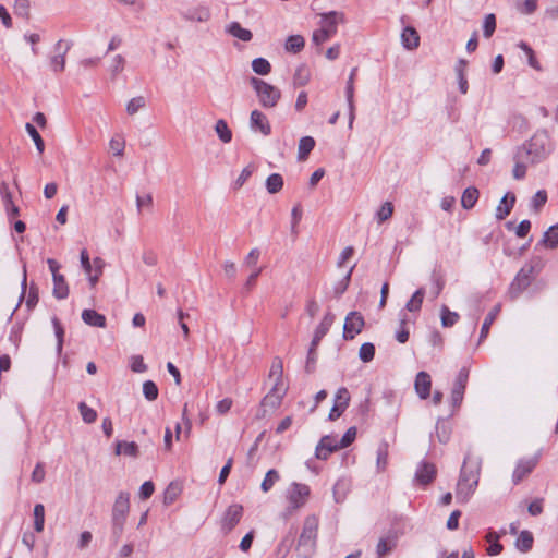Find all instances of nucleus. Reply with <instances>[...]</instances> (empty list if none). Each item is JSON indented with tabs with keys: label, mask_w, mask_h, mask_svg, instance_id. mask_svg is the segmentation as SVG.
Here are the masks:
<instances>
[{
	"label": "nucleus",
	"mask_w": 558,
	"mask_h": 558,
	"mask_svg": "<svg viewBox=\"0 0 558 558\" xmlns=\"http://www.w3.org/2000/svg\"><path fill=\"white\" fill-rule=\"evenodd\" d=\"M287 392L286 386H279L278 384H274L271 390L264 397L262 400V407L269 408L270 410H276L282 401Z\"/></svg>",
	"instance_id": "ddd939ff"
},
{
	"label": "nucleus",
	"mask_w": 558,
	"mask_h": 558,
	"mask_svg": "<svg viewBox=\"0 0 558 558\" xmlns=\"http://www.w3.org/2000/svg\"><path fill=\"white\" fill-rule=\"evenodd\" d=\"M318 519L315 515L306 517L299 538V546L307 547L310 550H313L316 543Z\"/></svg>",
	"instance_id": "0eeeda50"
},
{
	"label": "nucleus",
	"mask_w": 558,
	"mask_h": 558,
	"mask_svg": "<svg viewBox=\"0 0 558 558\" xmlns=\"http://www.w3.org/2000/svg\"><path fill=\"white\" fill-rule=\"evenodd\" d=\"M425 295V290L423 288L417 289L412 298L405 304V308L409 312H417L422 307L423 299Z\"/></svg>",
	"instance_id": "72a5a7b5"
},
{
	"label": "nucleus",
	"mask_w": 558,
	"mask_h": 558,
	"mask_svg": "<svg viewBox=\"0 0 558 558\" xmlns=\"http://www.w3.org/2000/svg\"><path fill=\"white\" fill-rule=\"evenodd\" d=\"M305 45V40L301 35H291L287 38L284 44V49L288 52L298 53L300 52Z\"/></svg>",
	"instance_id": "2f4dec72"
},
{
	"label": "nucleus",
	"mask_w": 558,
	"mask_h": 558,
	"mask_svg": "<svg viewBox=\"0 0 558 558\" xmlns=\"http://www.w3.org/2000/svg\"><path fill=\"white\" fill-rule=\"evenodd\" d=\"M398 543V536L395 532L388 533L386 536L381 537L376 546V556L377 558H384L386 555L391 553Z\"/></svg>",
	"instance_id": "2eb2a0df"
},
{
	"label": "nucleus",
	"mask_w": 558,
	"mask_h": 558,
	"mask_svg": "<svg viewBox=\"0 0 558 558\" xmlns=\"http://www.w3.org/2000/svg\"><path fill=\"white\" fill-rule=\"evenodd\" d=\"M495 29H496V17L493 13H489L484 19L483 34L486 38H489L493 36Z\"/></svg>",
	"instance_id": "5fc2aeb1"
},
{
	"label": "nucleus",
	"mask_w": 558,
	"mask_h": 558,
	"mask_svg": "<svg viewBox=\"0 0 558 558\" xmlns=\"http://www.w3.org/2000/svg\"><path fill=\"white\" fill-rule=\"evenodd\" d=\"M146 106V99L143 96L132 98L126 105V112L130 116L135 114Z\"/></svg>",
	"instance_id": "8fccbe9b"
},
{
	"label": "nucleus",
	"mask_w": 558,
	"mask_h": 558,
	"mask_svg": "<svg viewBox=\"0 0 558 558\" xmlns=\"http://www.w3.org/2000/svg\"><path fill=\"white\" fill-rule=\"evenodd\" d=\"M131 369L135 373H144L147 369L146 364L144 363L143 356L133 355L131 357Z\"/></svg>",
	"instance_id": "338daca9"
},
{
	"label": "nucleus",
	"mask_w": 558,
	"mask_h": 558,
	"mask_svg": "<svg viewBox=\"0 0 558 558\" xmlns=\"http://www.w3.org/2000/svg\"><path fill=\"white\" fill-rule=\"evenodd\" d=\"M138 453V447L134 441H117L116 454H125L130 457H136Z\"/></svg>",
	"instance_id": "7c9ffc66"
},
{
	"label": "nucleus",
	"mask_w": 558,
	"mask_h": 558,
	"mask_svg": "<svg viewBox=\"0 0 558 558\" xmlns=\"http://www.w3.org/2000/svg\"><path fill=\"white\" fill-rule=\"evenodd\" d=\"M356 437V427H350L345 434L342 436V438L340 439L339 441V446L340 448H347L349 447L355 439Z\"/></svg>",
	"instance_id": "69168bd1"
},
{
	"label": "nucleus",
	"mask_w": 558,
	"mask_h": 558,
	"mask_svg": "<svg viewBox=\"0 0 558 558\" xmlns=\"http://www.w3.org/2000/svg\"><path fill=\"white\" fill-rule=\"evenodd\" d=\"M393 214V206H392V203L390 202H386L383 204V206L380 207V209L377 211V219H378V222L381 223L384 221H386L387 219H389Z\"/></svg>",
	"instance_id": "680f3d73"
},
{
	"label": "nucleus",
	"mask_w": 558,
	"mask_h": 558,
	"mask_svg": "<svg viewBox=\"0 0 558 558\" xmlns=\"http://www.w3.org/2000/svg\"><path fill=\"white\" fill-rule=\"evenodd\" d=\"M80 413L85 423L90 424L94 423L97 418V412L89 408L85 402H81L78 404Z\"/></svg>",
	"instance_id": "3c124183"
},
{
	"label": "nucleus",
	"mask_w": 558,
	"mask_h": 558,
	"mask_svg": "<svg viewBox=\"0 0 558 558\" xmlns=\"http://www.w3.org/2000/svg\"><path fill=\"white\" fill-rule=\"evenodd\" d=\"M1 198L9 217H15L20 214L19 207L13 203L12 194L7 183L0 184Z\"/></svg>",
	"instance_id": "6ab92c4d"
},
{
	"label": "nucleus",
	"mask_w": 558,
	"mask_h": 558,
	"mask_svg": "<svg viewBox=\"0 0 558 558\" xmlns=\"http://www.w3.org/2000/svg\"><path fill=\"white\" fill-rule=\"evenodd\" d=\"M45 525V507L43 504H36L34 507V529L37 533L44 531Z\"/></svg>",
	"instance_id": "58836bf2"
},
{
	"label": "nucleus",
	"mask_w": 558,
	"mask_h": 558,
	"mask_svg": "<svg viewBox=\"0 0 558 558\" xmlns=\"http://www.w3.org/2000/svg\"><path fill=\"white\" fill-rule=\"evenodd\" d=\"M130 509V495L129 493L121 492L114 501L112 508V522L113 531L120 535L123 530V525Z\"/></svg>",
	"instance_id": "20e7f679"
},
{
	"label": "nucleus",
	"mask_w": 558,
	"mask_h": 558,
	"mask_svg": "<svg viewBox=\"0 0 558 558\" xmlns=\"http://www.w3.org/2000/svg\"><path fill=\"white\" fill-rule=\"evenodd\" d=\"M243 515V507L239 504L229 506L221 519V529L225 533L231 532Z\"/></svg>",
	"instance_id": "9b49d317"
},
{
	"label": "nucleus",
	"mask_w": 558,
	"mask_h": 558,
	"mask_svg": "<svg viewBox=\"0 0 558 558\" xmlns=\"http://www.w3.org/2000/svg\"><path fill=\"white\" fill-rule=\"evenodd\" d=\"M546 155L543 144H538L536 136L532 137L531 141L519 147L514 155V168L512 171L513 178L521 180L526 174L527 163H535Z\"/></svg>",
	"instance_id": "f257e3e1"
},
{
	"label": "nucleus",
	"mask_w": 558,
	"mask_h": 558,
	"mask_svg": "<svg viewBox=\"0 0 558 558\" xmlns=\"http://www.w3.org/2000/svg\"><path fill=\"white\" fill-rule=\"evenodd\" d=\"M478 483V468L468 469L466 459L464 460V464L461 469L460 477L457 484L456 496L457 499L461 502L469 501L470 497L473 495Z\"/></svg>",
	"instance_id": "f03ea898"
},
{
	"label": "nucleus",
	"mask_w": 558,
	"mask_h": 558,
	"mask_svg": "<svg viewBox=\"0 0 558 558\" xmlns=\"http://www.w3.org/2000/svg\"><path fill=\"white\" fill-rule=\"evenodd\" d=\"M478 199V190L476 187H468L464 190L461 197V205L464 209H471L474 207Z\"/></svg>",
	"instance_id": "c756f323"
},
{
	"label": "nucleus",
	"mask_w": 558,
	"mask_h": 558,
	"mask_svg": "<svg viewBox=\"0 0 558 558\" xmlns=\"http://www.w3.org/2000/svg\"><path fill=\"white\" fill-rule=\"evenodd\" d=\"M226 32L242 41H250L253 37L252 32L242 27L239 22H231Z\"/></svg>",
	"instance_id": "5701e85b"
},
{
	"label": "nucleus",
	"mask_w": 558,
	"mask_h": 558,
	"mask_svg": "<svg viewBox=\"0 0 558 558\" xmlns=\"http://www.w3.org/2000/svg\"><path fill=\"white\" fill-rule=\"evenodd\" d=\"M52 280H53V290H52L53 295L59 300H63V299L68 298L69 287H68L64 276L63 275L54 276L52 278Z\"/></svg>",
	"instance_id": "393cba45"
},
{
	"label": "nucleus",
	"mask_w": 558,
	"mask_h": 558,
	"mask_svg": "<svg viewBox=\"0 0 558 558\" xmlns=\"http://www.w3.org/2000/svg\"><path fill=\"white\" fill-rule=\"evenodd\" d=\"M250 83L256 92L259 104L264 108H274L277 106L281 98V92L277 87L257 77H252Z\"/></svg>",
	"instance_id": "7ed1b4c3"
},
{
	"label": "nucleus",
	"mask_w": 558,
	"mask_h": 558,
	"mask_svg": "<svg viewBox=\"0 0 558 558\" xmlns=\"http://www.w3.org/2000/svg\"><path fill=\"white\" fill-rule=\"evenodd\" d=\"M415 391L421 399H427L430 395L432 380L426 372H420L415 378Z\"/></svg>",
	"instance_id": "f3484780"
},
{
	"label": "nucleus",
	"mask_w": 558,
	"mask_h": 558,
	"mask_svg": "<svg viewBox=\"0 0 558 558\" xmlns=\"http://www.w3.org/2000/svg\"><path fill=\"white\" fill-rule=\"evenodd\" d=\"M283 186V178L279 173H272L266 179V189L268 193L276 194Z\"/></svg>",
	"instance_id": "c9c22d12"
},
{
	"label": "nucleus",
	"mask_w": 558,
	"mask_h": 558,
	"mask_svg": "<svg viewBox=\"0 0 558 558\" xmlns=\"http://www.w3.org/2000/svg\"><path fill=\"white\" fill-rule=\"evenodd\" d=\"M315 147V140L312 136H304L299 142L298 159L304 161Z\"/></svg>",
	"instance_id": "b1692460"
},
{
	"label": "nucleus",
	"mask_w": 558,
	"mask_h": 558,
	"mask_svg": "<svg viewBox=\"0 0 558 558\" xmlns=\"http://www.w3.org/2000/svg\"><path fill=\"white\" fill-rule=\"evenodd\" d=\"M375 355V347L371 342H365L360 347L359 357L364 363L371 362Z\"/></svg>",
	"instance_id": "09e8293b"
},
{
	"label": "nucleus",
	"mask_w": 558,
	"mask_h": 558,
	"mask_svg": "<svg viewBox=\"0 0 558 558\" xmlns=\"http://www.w3.org/2000/svg\"><path fill=\"white\" fill-rule=\"evenodd\" d=\"M183 16L189 21L206 22L210 17V12L205 7H198L185 11Z\"/></svg>",
	"instance_id": "a878e982"
},
{
	"label": "nucleus",
	"mask_w": 558,
	"mask_h": 558,
	"mask_svg": "<svg viewBox=\"0 0 558 558\" xmlns=\"http://www.w3.org/2000/svg\"><path fill=\"white\" fill-rule=\"evenodd\" d=\"M250 126L255 132H260L264 136L271 133V126L267 117L259 110H253L250 116Z\"/></svg>",
	"instance_id": "4468645a"
},
{
	"label": "nucleus",
	"mask_w": 558,
	"mask_h": 558,
	"mask_svg": "<svg viewBox=\"0 0 558 558\" xmlns=\"http://www.w3.org/2000/svg\"><path fill=\"white\" fill-rule=\"evenodd\" d=\"M533 543L534 538L532 533L530 531L524 530L519 534L515 541V547L518 550L522 553H527L529 550L532 549Z\"/></svg>",
	"instance_id": "bb28decb"
},
{
	"label": "nucleus",
	"mask_w": 558,
	"mask_h": 558,
	"mask_svg": "<svg viewBox=\"0 0 558 558\" xmlns=\"http://www.w3.org/2000/svg\"><path fill=\"white\" fill-rule=\"evenodd\" d=\"M13 12L16 16L24 20L31 17V2L29 0H15L13 4Z\"/></svg>",
	"instance_id": "f704fd0d"
},
{
	"label": "nucleus",
	"mask_w": 558,
	"mask_h": 558,
	"mask_svg": "<svg viewBox=\"0 0 558 558\" xmlns=\"http://www.w3.org/2000/svg\"><path fill=\"white\" fill-rule=\"evenodd\" d=\"M260 256V252L258 248H252L250 251V253L247 254V256L245 257L244 259V264L245 266L250 267V268H257L256 267V264L258 262V258Z\"/></svg>",
	"instance_id": "774afa93"
},
{
	"label": "nucleus",
	"mask_w": 558,
	"mask_h": 558,
	"mask_svg": "<svg viewBox=\"0 0 558 558\" xmlns=\"http://www.w3.org/2000/svg\"><path fill=\"white\" fill-rule=\"evenodd\" d=\"M252 69L258 75H267L271 71V65L265 58H256L252 61Z\"/></svg>",
	"instance_id": "c03bdc74"
},
{
	"label": "nucleus",
	"mask_w": 558,
	"mask_h": 558,
	"mask_svg": "<svg viewBox=\"0 0 558 558\" xmlns=\"http://www.w3.org/2000/svg\"><path fill=\"white\" fill-rule=\"evenodd\" d=\"M279 473L275 469L269 470L266 473L264 481L262 482V490L264 493L269 492L272 488V486L279 481Z\"/></svg>",
	"instance_id": "49530a36"
},
{
	"label": "nucleus",
	"mask_w": 558,
	"mask_h": 558,
	"mask_svg": "<svg viewBox=\"0 0 558 558\" xmlns=\"http://www.w3.org/2000/svg\"><path fill=\"white\" fill-rule=\"evenodd\" d=\"M215 131L223 143H229L232 140V132L225 120L220 119L216 122Z\"/></svg>",
	"instance_id": "79ce46f5"
},
{
	"label": "nucleus",
	"mask_w": 558,
	"mask_h": 558,
	"mask_svg": "<svg viewBox=\"0 0 558 558\" xmlns=\"http://www.w3.org/2000/svg\"><path fill=\"white\" fill-rule=\"evenodd\" d=\"M186 404L182 412V425L177 424V441L180 439V435L183 434L184 438H189L192 429V422L186 418Z\"/></svg>",
	"instance_id": "37998d69"
},
{
	"label": "nucleus",
	"mask_w": 558,
	"mask_h": 558,
	"mask_svg": "<svg viewBox=\"0 0 558 558\" xmlns=\"http://www.w3.org/2000/svg\"><path fill=\"white\" fill-rule=\"evenodd\" d=\"M365 326V319L360 312L352 311L350 312L343 325V338L345 340L354 339L359 333L362 332Z\"/></svg>",
	"instance_id": "6e6552de"
},
{
	"label": "nucleus",
	"mask_w": 558,
	"mask_h": 558,
	"mask_svg": "<svg viewBox=\"0 0 558 558\" xmlns=\"http://www.w3.org/2000/svg\"><path fill=\"white\" fill-rule=\"evenodd\" d=\"M514 203L515 195L511 192L506 193L496 208V218L504 220L510 214Z\"/></svg>",
	"instance_id": "aec40b11"
},
{
	"label": "nucleus",
	"mask_w": 558,
	"mask_h": 558,
	"mask_svg": "<svg viewBox=\"0 0 558 558\" xmlns=\"http://www.w3.org/2000/svg\"><path fill=\"white\" fill-rule=\"evenodd\" d=\"M344 14L338 11H330L320 14L319 28L330 35H336L338 25L344 23Z\"/></svg>",
	"instance_id": "9d476101"
},
{
	"label": "nucleus",
	"mask_w": 558,
	"mask_h": 558,
	"mask_svg": "<svg viewBox=\"0 0 558 558\" xmlns=\"http://www.w3.org/2000/svg\"><path fill=\"white\" fill-rule=\"evenodd\" d=\"M82 319L85 324L94 327L105 328L106 317L99 314L95 310H84L82 313Z\"/></svg>",
	"instance_id": "4be33fe9"
},
{
	"label": "nucleus",
	"mask_w": 558,
	"mask_h": 558,
	"mask_svg": "<svg viewBox=\"0 0 558 558\" xmlns=\"http://www.w3.org/2000/svg\"><path fill=\"white\" fill-rule=\"evenodd\" d=\"M110 150L114 156L121 157L123 156V151L125 148V141L121 135H114L109 142Z\"/></svg>",
	"instance_id": "de8ad7c7"
},
{
	"label": "nucleus",
	"mask_w": 558,
	"mask_h": 558,
	"mask_svg": "<svg viewBox=\"0 0 558 558\" xmlns=\"http://www.w3.org/2000/svg\"><path fill=\"white\" fill-rule=\"evenodd\" d=\"M310 494L311 489L306 484L296 482L292 483L287 497L289 501L287 512L291 514L292 512L302 508L306 504Z\"/></svg>",
	"instance_id": "39448f33"
},
{
	"label": "nucleus",
	"mask_w": 558,
	"mask_h": 558,
	"mask_svg": "<svg viewBox=\"0 0 558 558\" xmlns=\"http://www.w3.org/2000/svg\"><path fill=\"white\" fill-rule=\"evenodd\" d=\"M435 476H436V468L434 464L428 463V462H422L415 473L416 481L423 485H427L430 482H433Z\"/></svg>",
	"instance_id": "a211bd4d"
},
{
	"label": "nucleus",
	"mask_w": 558,
	"mask_h": 558,
	"mask_svg": "<svg viewBox=\"0 0 558 558\" xmlns=\"http://www.w3.org/2000/svg\"><path fill=\"white\" fill-rule=\"evenodd\" d=\"M350 402V393L347 388L341 387L338 389L335 398V404H338L343 410H345Z\"/></svg>",
	"instance_id": "6e6d98bb"
},
{
	"label": "nucleus",
	"mask_w": 558,
	"mask_h": 558,
	"mask_svg": "<svg viewBox=\"0 0 558 558\" xmlns=\"http://www.w3.org/2000/svg\"><path fill=\"white\" fill-rule=\"evenodd\" d=\"M534 274L533 265H525L517 274L513 281L510 283L508 294L511 299H517L527 287L531 284Z\"/></svg>",
	"instance_id": "423d86ee"
},
{
	"label": "nucleus",
	"mask_w": 558,
	"mask_h": 558,
	"mask_svg": "<svg viewBox=\"0 0 558 558\" xmlns=\"http://www.w3.org/2000/svg\"><path fill=\"white\" fill-rule=\"evenodd\" d=\"M388 465V444L381 442L377 449L376 466L378 472H384Z\"/></svg>",
	"instance_id": "e433bc0d"
},
{
	"label": "nucleus",
	"mask_w": 558,
	"mask_h": 558,
	"mask_svg": "<svg viewBox=\"0 0 558 558\" xmlns=\"http://www.w3.org/2000/svg\"><path fill=\"white\" fill-rule=\"evenodd\" d=\"M283 365L282 361L280 359H275L270 371H269V378L274 379V384H278L279 386H284L283 384Z\"/></svg>",
	"instance_id": "473e14b6"
},
{
	"label": "nucleus",
	"mask_w": 558,
	"mask_h": 558,
	"mask_svg": "<svg viewBox=\"0 0 558 558\" xmlns=\"http://www.w3.org/2000/svg\"><path fill=\"white\" fill-rule=\"evenodd\" d=\"M72 47V41H63L62 39L58 40L54 45L56 51L59 53L51 57L49 60V66L52 72L60 73L65 68V56L68 51Z\"/></svg>",
	"instance_id": "1a4fd4ad"
},
{
	"label": "nucleus",
	"mask_w": 558,
	"mask_h": 558,
	"mask_svg": "<svg viewBox=\"0 0 558 558\" xmlns=\"http://www.w3.org/2000/svg\"><path fill=\"white\" fill-rule=\"evenodd\" d=\"M143 393H144L145 398L149 401L157 399L158 388H157L156 384L151 380H146L143 384Z\"/></svg>",
	"instance_id": "13d9d810"
},
{
	"label": "nucleus",
	"mask_w": 558,
	"mask_h": 558,
	"mask_svg": "<svg viewBox=\"0 0 558 558\" xmlns=\"http://www.w3.org/2000/svg\"><path fill=\"white\" fill-rule=\"evenodd\" d=\"M311 80V72L306 65L301 64L296 68L293 75V85L295 87L305 86Z\"/></svg>",
	"instance_id": "c85d7f7f"
},
{
	"label": "nucleus",
	"mask_w": 558,
	"mask_h": 558,
	"mask_svg": "<svg viewBox=\"0 0 558 558\" xmlns=\"http://www.w3.org/2000/svg\"><path fill=\"white\" fill-rule=\"evenodd\" d=\"M52 324H53L54 332H56V337H57V352H58V354H60L62 352V347H63L64 330H63L60 322L58 320V318L54 317L52 319Z\"/></svg>",
	"instance_id": "052dcab7"
},
{
	"label": "nucleus",
	"mask_w": 558,
	"mask_h": 558,
	"mask_svg": "<svg viewBox=\"0 0 558 558\" xmlns=\"http://www.w3.org/2000/svg\"><path fill=\"white\" fill-rule=\"evenodd\" d=\"M547 202V193L545 190L537 191L532 198V207L538 211Z\"/></svg>",
	"instance_id": "0e129e2a"
},
{
	"label": "nucleus",
	"mask_w": 558,
	"mask_h": 558,
	"mask_svg": "<svg viewBox=\"0 0 558 558\" xmlns=\"http://www.w3.org/2000/svg\"><path fill=\"white\" fill-rule=\"evenodd\" d=\"M94 269L88 276L89 283L92 288L96 286L99 280V277L102 275V270L105 267V262L100 257H96L93 260Z\"/></svg>",
	"instance_id": "4c0bfd02"
},
{
	"label": "nucleus",
	"mask_w": 558,
	"mask_h": 558,
	"mask_svg": "<svg viewBox=\"0 0 558 558\" xmlns=\"http://www.w3.org/2000/svg\"><path fill=\"white\" fill-rule=\"evenodd\" d=\"M353 268L354 267H351L349 269V271L347 272V275L336 284V287H335V295L336 296H340L348 289L350 280H351V275H352Z\"/></svg>",
	"instance_id": "bf43d9fd"
},
{
	"label": "nucleus",
	"mask_w": 558,
	"mask_h": 558,
	"mask_svg": "<svg viewBox=\"0 0 558 558\" xmlns=\"http://www.w3.org/2000/svg\"><path fill=\"white\" fill-rule=\"evenodd\" d=\"M402 45L408 50L416 49L420 45V36L415 28L407 26L401 34Z\"/></svg>",
	"instance_id": "412c9836"
},
{
	"label": "nucleus",
	"mask_w": 558,
	"mask_h": 558,
	"mask_svg": "<svg viewBox=\"0 0 558 558\" xmlns=\"http://www.w3.org/2000/svg\"><path fill=\"white\" fill-rule=\"evenodd\" d=\"M541 244L548 248H556L558 246V223L551 226L544 234Z\"/></svg>",
	"instance_id": "cd10ccee"
},
{
	"label": "nucleus",
	"mask_w": 558,
	"mask_h": 558,
	"mask_svg": "<svg viewBox=\"0 0 558 558\" xmlns=\"http://www.w3.org/2000/svg\"><path fill=\"white\" fill-rule=\"evenodd\" d=\"M25 129H26V132L28 133V135L34 141L38 153L43 154L45 150V143H44V140L41 138L40 134L36 130V128L32 123H26Z\"/></svg>",
	"instance_id": "a18cd8bd"
},
{
	"label": "nucleus",
	"mask_w": 558,
	"mask_h": 558,
	"mask_svg": "<svg viewBox=\"0 0 558 558\" xmlns=\"http://www.w3.org/2000/svg\"><path fill=\"white\" fill-rule=\"evenodd\" d=\"M441 325L444 327H452L459 320V314L451 312L446 305L440 308Z\"/></svg>",
	"instance_id": "a19ab883"
},
{
	"label": "nucleus",
	"mask_w": 558,
	"mask_h": 558,
	"mask_svg": "<svg viewBox=\"0 0 558 558\" xmlns=\"http://www.w3.org/2000/svg\"><path fill=\"white\" fill-rule=\"evenodd\" d=\"M538 460V456L520 460L514 468L512 482L517 485L523 481L536 468Z\"/></svg>",
	"instance_id": "f8f14e48"
},
{
	"label": "nucleus",
	"mask_w": 558,
	"mask_h": 558,
	"mask_svg": "<svg viewBox=\"0 0 558 558\" xmlns=\"http://www.w3.org/2000/svg\"><path fill=\"white\" fill-rule=\"evenodd\" d=\"M333 322L335 315L330 312L326 313V315L323 317L322 322L319 323L315 331L322 333L323 336H326L330 327L332 326Z\"/></svg>",
	"instance_id": "603ef678"
},
{
	"label": "nucleus",
	"mask_w": 558,
	"mask_h": 558,
	"mask_svg": "<svg viewBox=\"0 0 558 558\" xmlns=\"http://www.w3.org/2000/svg\"><path fill=\"white\" fill-rule=\"evenodd\" d=\"M499 313V305L495 306L485 317V320L481 328L480 341L485 339L489 332V328Z\"/></svg>",
	"instance_id": "ea45409f"
},
{
	"label": "nucleus",
	"mask_w": 558,
	"mask_h": 558,
	"mask_svg": "<svg viewBox=\"0 0 558 558\" xmlns=\"http://www.w3.org/2000/svg\"><path fill=\"white\" fill-rule=\"evenodd\" d=\"M356 71H357L356 68L352 69L350 76L348 78V82H347V87H345L347 102H348V107H349V126L350 128H352L353 120L355 118V114H354L355 107H354L353 96H354V77H355Z\"/></svg>",
	"instance_id": "dca6fc26"
},
{
	"label": "nucleus",
	"mask_w": 558,
	"mask_h": 558,
	"mask_svg": "<svg viewBox=\"0 0 558 558\" xmlns=\"http://www.w3.org/2000/svg\"><path fill=\"white\" fill-rule=\"evenodd\" d=\"M319 445V452H322V449L325 448L327 449V451H337L339 449H341L339 446V441H337L333 437L331 436H324L320 441L318 442Z\"/></svg>",
	"instance_id": "4d7b16f0"
},
{
	"label": "nucleus",
	"mask_w": 558,
	"mask_h": 558,
	"mask_svg": "<svg viewBox=\"0 0 558 558\" xmlns=\"http://www.w3.org/2000/svg\"><path fill=\"white\" fill-rule=\"evenodd\" d=\"M465 391V387L453 384L452 390H451V401L453 407H459L463 400V395Z\"/></svg>",
	"instance_id": "e2e57ef3"
},
{
	"label": "nucleus",
	"mask_w": 558,
	"mask_h": 558,
	"mask_svg": "<svg viewBox=\"0 0 558 558\" xmlns=\"http://www.w3.org/2000/svg\"><path fill=\"white\" fill-rule=\"evenodd\" d=\"M519 47L526 53L529 59V64L536 71H541L542 66L539 62L536 60L533 49L524 41L519 44Z\"/></svg>",
	"instance_id": "864d4df0"
}]
</instances>
